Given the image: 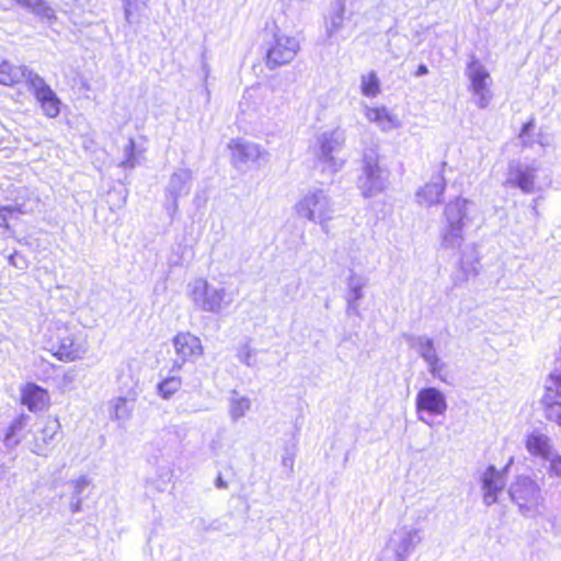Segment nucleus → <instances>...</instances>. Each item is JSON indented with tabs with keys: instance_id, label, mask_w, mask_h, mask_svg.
Listing matches in <instances>:
<instances>
[{
	"instance_id": "nucleus-1",
	"label": "nucleus",
	"mask_w": 561,
	"mask_h": 561,
	"mask_svg": "<svg viewBox=\"0 0 561 561\" xmlns=\"http://www.w3.org/2000/svg\"><path fill=\"white\" fill-rule=\"evenodd\" d=\"M46 343L48 352L60 362L70 363L81 359L85 353V341L66 323H56L51 327Z\"/></svg>"
},
{
	"instance_id": "nucleus-2",
	"label": "nucleus",
	"mask_w": 561,
	"mask_h": 561,
	"mask_svg": "<svg viewBox=\"0 0 561 561\" xmlns=\"http://www.w3.org/2000/svg\"><path fill=\"white\" fill-rule=\"evenodd\" d=\"M510 495L523 515L539 513L542 504L539 485L529 477H519L511 485Z\"/></svg>"
},
{
	"instance_id": "nucleus-3",
	"label": "nucleus",
	"mask_w": 561,
	"mask_h": 561,
	"mask_svg": "<svg viewBox=\"0 0 561 561\" xmlns=\"http://www.w3.org/2000/svg\"><path fill=\"white\" fill-rule=\"evenodd\" d=\"M299 50V43L295 37L277 34L266 50V65L274 69L293 61Z\"/></svg>"
},
{
	"instance_id": "nucleus-4",
	"label": "nucleus",
	"mask_w": 561,
	"mask_h": 561,
	"mask_svg": "<svg viewBox=\"0 0 561 561\" xmlns=\"http://www.w3.org/2000/svg\"><path fill=\"white\" fill-rule=\"evenodd\" d=\"M173 346L176 355L174 367L178 369L186 363H194L204 353L199 337L187 331L179 332L173 337Z\"/></svg>"
},
{
	"instance_id": "nucleus-5",
	"label": "nucleus",
	"mask_w": 561,
	"mask_h": 561,
	"mask_svg": "<svg viewBox=\"0 0 561 561\" xmlns=\"http://www.w3.org/2000/svg\"><path fill=\"white\" fill-rule=\"evenodd\" d=\"M61 433V425L56 416H48L43 421L42 426L33 434L31 442L32 453L38 456H46L53 449L56 438Z\"/></svg>"
},
{
	"instance_id": "nucleus-6",
	"label": "nucleus",
	"mask_w": 561,
	"mask_h": 561,
	"mask_svg": "<svg viewBox=\"0 0 561 561\" xmlns=\"http://www.w3.org/2000/svg\"><path fill=\"white\" fill-rule=\"evenodd\" d=\"M468 199L457 197L446 205L445 217L447 228L443 237L444 241L461 238V230L465 226V220L468 218Z\"/></svg>"
},
{
	"instance_id": "nucleus-7",
	"label": "nucleus",
	"mask_w": 561,
	"mask_h": 561,
	"mask_svg": "<svg viewBox=\"0 0 561 561\" xmlns=\"http://www.w3.org/2000/svg\"><path fill=\"white\" fill-rule=\"evenodd\" d=\"M548 380L552 386H546L540 403L545 413V417L561 427V400L556 394H561V373H550Z\"/></svg>"
},
{
	"instance_id": "nucleus-8",
	"label": "nucleus",
	"mask_w": 561,
	"mask_h": 561,
	"mask_svg": "<svg viewBox=\"0 0 561 561\" xmlns=\"http://www.w3.org/2000/svg\"><path fill=\"white\" fill-rule=\"evenodd\" d=\"M416 411H425L432 415H442L447 410L444 394L436 388L428 387L419 391L415 400Z\"/></svg>"
},
{
	"instance_id": "nucleus-9",
	"label": "nucleus",
	"mask_w": 561,
	"mask_h": 561,
	"mask_svg": "<svg viewBox=\"0 0 561 561\" xmlns=\"http://www.w3.org/2000/svg\"><path fill=\"white\" fill-rule=\"evenodd\" d=\"M32 83H37L34 89V95L44 115L48 118L57 117L60 113V100L38 76H35Z\"/></svg>"
},
{
	"instance_id": "nucleus-10",
	"label": "nucleus",
	"mask_w": 561,
	"mask_h": 561,
	"mask_svg": "<svg viewBox=\"0 0 561 561\" xmlns=\"http://www.w3.org/2000/svg\"><path fill=\"white\" fill-rule=\"evenodd\" d=\"M20 402L31 412L42 411L49 405V393L47 389L27 382L21 388Z\"/></svg>"
},
{
	"instance_id": "nucleus-11",
	"label": "nucleus",
	"mask_w": 561,
	"mask_h": 561,
	"mask_svg": "<svg viewBox=\"0 0 561 561\" xmlns=\"http://www.w3.org/2000/svg\"><path fill=\"white\" fill-rule=\"evenodd\" d=\"M505 486V481L501 472L495 468L490 467L483 474V500L486 505H491L496 502L497 494Z\"/></svg>"
},
{
	"instance_id": "nucleus-12",
	"label": "nucleus",
	"mask_w": 561,
	"mask_h": 561,
	"mask_svg": "<svg viewBox=\"0 0 561 561\" xmlns=\"http://www.w3.org/2000/svg\"><path fill=\"white\" fill-rule=\"evenodd\" d=\"M365 117L369 123L378 125L382 130L399 126V121L386 106H369L365 110Z\"/></svg>"
},
{
	"instance_id": "nucleus-13",
	"label": "nucleus",
	"mask_w": 561,
	"mask_h": 561,
	"mask_svg": "<svg viewBox=\"0 0 561 561\" xmlns=\"http://www.w3.org/2000/svg\"><path fill=\"white\" fill-rule=\"evenodd\" d=\"M512 179L507 183L520 188L524 193L530 194L535 191L536 176L535 170L530 168L515 167L511 169Z\"/></svg>"
},
{
	"instance_id": "nucleus-14",
	"label": "nucleus",
	"mask_w": 561,
	"mask_h": 561,
	"mask_svg": "<svg viewBox=\"0 0 561 561\" xmlns=\"http://www.w3.org/2000/svg\"><path fill=\"white\" fill-rule=\"evenodd\" d=\"M27 421L26 414H20L9 424L3 436L8 447H15L22 442L26 434Z\"/></svg>"
},
{
	"instance_id": "nucleus-15",
	"label": "nucleus",
	"mask_w": 561,
	"mask_h": 561,
	"mask_svg": "<svg viewBox=\"0 0 561 561\" xmlns=\"http://www.w3.org/2000/svg\"><path fill=\"white\" fill-rule=\"evenodd\" d=\"M526 449L530 455L548 459L551 454L549 438L540 433H531L525 439Z\"/></svg>"
},
{
	"instance_id": "nucleus-16",
	"label": "nucleus",
	"mask_w": 561,
	"mask_h": 561,
	"mask_svg": "<svg viewBox=\"0 0 561 561\" xmlns=\"http://www.w3.org/2000/svg\"><path fill=\"white\" fill-rule=\"evenodd\" d=\"M444 185L440 183H426L417 192V202L424 206H432L442 201Z\"/></svg>"
},
{
	"instance_id": "nucleus-17",
	"label": "nucleus",
	"mask_w": 561,
	"mask_h": 561,
	"mask_svg": "<svg viewBox=\"0 0 561 561\" xmlns=\"http://www.w3.org/2000/svg\"><path fill=\"white\" fill-rule=\"evenodd\" d=\"M421 355L428 364L431 374L444 380L442 377L444 365L440 363L431 341L423 344Z\"/></svg>"
},
{
	"instance_id": "nucleus-18",
	"label": "nucleus",
	"mask_w": 561,
	"mask_h": 561,
	"mask_svg": "<svg viewBox=\"0 0 561 561\" xmlns=\"http://www.w3.org/2000/svg\"><path fill=\"white\" fill-rule=\"evenodd\" d=\"M477 67L471 71L470 78V91H480L481 89L489 88L491 82L490 73L479 64L472 62V66Z\"/></svg>"
},
{
	"instance_id": "nucleus-19",
	"label": "nucleus",
	"mask_w": 561,
	"mask_h": 561,
	"mask_svg": "<svg viewBox=\"0 0 561 561\" xmlns=\"http://www.w3.org/2000/svg\"><path fill=\"white\" fill-rule=\"evenodd\" d=\"M360 91L367 98H376L380 93V81L374 71L362 77Z\"/></svg>"
},
{
	"instance_id": "nucleus-20",
	"label": "nucleus",
	"mask_w": 561,
	"mask_h": 561,
	"mask_svg": "<svg viewBox=\"0 0 561 561\" xmlns=\"http://www.w3.org/2000/svg\"><path fill=\"white\" fill-rule=\"evenodd\" d=\"M20 81V70L8 61H0V84L14 85Z\"/></svg>"
},
{
	"instance_id": "nucleus-21",
	"label": "nucleus",
	"mask_w": 561,
	"mask_h": 561,
	"mask_svg": "<svg viewBox=\"0 0 561 561\" xmlns=\"http://www.w3.org/2000/svg\"><path fill=\"white\" fill-rule=\"evenodd\" d=\"M182 386V379L180 377H168L164 378L159 385L158 390L163 399H170L176 393Z\"/></svg>"
},
{
	"instance_id": "nucleus-22",
	"label": "nucleus",
	"mask_w": 561,
	"mask_h": 561,
	"mask_svg": "<svg viewBox=\"0 0 561 561\" xmlns=\"http://www.w3.org/2000/svg\"><path fill=\"white\" fill-rule=\"evenodd\" d=\"M472 94L477 98L476 104L480 108H485L492 99V93L489 88L481 89L480 91H471Z\"/></svg>"
},
{
	"instance_id": "nucleus-23",
	"label": "nucleus",
	"mask_w": 561,
	"mask_h": 561,
	"mask_svg": "<svg viewBox=\"0 0 561 561\" xmlns=\"http://www.w3.org/2000/svg\"><path fill=\"white\" fill-rule=\"evenodd\" d=\"M16 211L20 210L12 206H0V227L8 229V219Z\"/></svg>"
},
{
	"instance_id": "nucleus-24",
	"label": "nucleus",
	"mask_w": 561,
	"mask_h": 561,
	"mask_svg": "<svg viewBox=\"0 0 561 561\" xmlns=\"http://www.w3.org/2000/svg\"><path fill=\"white\" fill-rule=\"evenodd\" d=\"M549 474L561 477V456H554L550 459Z\"/></svg>"
},
{
	"instance_id": "nucleus-25",
	"label": "nucleus",
	"mask_w": 561,
	"mask_h": 561,
	"mask_svg": "<svg viewBox=\"0 0 561 561\" xmlns=\"http://www.w3.org/2000/svg\"><path fill=\"white\" fill-rule=\"evenodd\" d=\"M318 202L319 201H318L317 196L312 195V196L306 197L302 203V207H305L308 210L307 217L310 220L314 219V215H313V211L311 210V207L316 206L318 204Z\"/></svg>"
},
{
	"instance_id": "nucleus-26",
	"label": "nucleus",
	"mask_w": 561,
	"mask_h": 561,
	"mask_svg": "<svg viewBox=\"0 0 561 561\" xmlns=\"http://www.w3.org/2000/svg\"><path fill=\"white\" fill-rule=\"evenodd\" d=\"M427 67L425 65H420L415 71V76H423L427 73Z\"/></svg>"
},
{
	"instance_id": "nucleus-27",
	"label": "nucleus",
	"mask_w": 561,
	"mask_h": 561,
	"mask_svg": "<svg viewBox=\"0 0 561 561\" xmlns=\"http://www.w3.org/2000/svg\"><path fill=\"white\" fill-rule=\"evenodd\" d=\"M533 127V122H527L523 125L522 127V130H520V136H523L524 134H526L530 128Z\"/></svg>"
},
{
	"instance_id": "nucleus-28",
	"label": "nucleus",
	"mask_w": 561,
	"mask_h": 561,
	"mask_svg": "<svg viewBox=\"0 0 561 561\" xmlns=\"http://www.w3.org/2000/svg\"><path fill=\"white\" fill-rule=\"evenodd\" d=\"M88 480L85 478H81L79 480L76 481V484H77V488L80 489L84 485H88Z\"/></svg>"
},
{
	"instance_id": "nucleus-29",
	"label": "nucleus",
	"mask_w": 561,
	"mask_h": 561,
	"mask_svg": "<svg viewBox=\"0 0 561 561\" xmlns=\"http://www.w3.org/2000/svg\"><path fill=\"white\" fill-rule=\"evenodd\" d=\"M128 150L130 152V154L133 156L134 151H135V142L134 140H130L129 144H128Z\"/></svg>"
}]
</instances>
